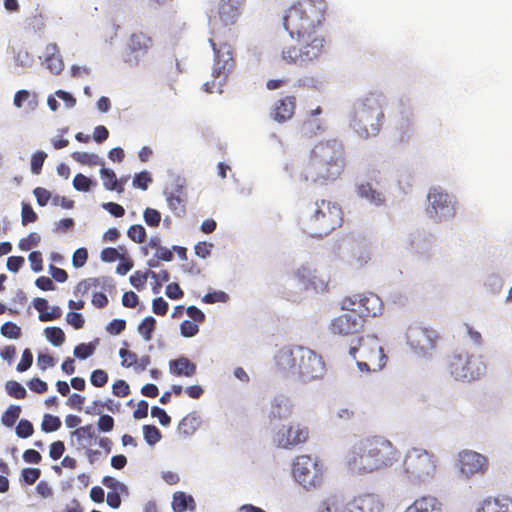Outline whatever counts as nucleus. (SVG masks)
I'll return each mask as SVG.
<instances>
[{
    "label": "nucleus",
    "mask_w": 512,
    "mask_h": 512,
    "mask_svg": "<svg viewBox=\"0 0 512 512\" xmlns=\"http://www.w3.org/2000/svg\"><path fill=\"white\" fill-rule=\"evenodd\" d=\"M346 166L345 149L338 140L318 142L295 175L303 183L327 186L340 178Z\"/></svg>",
    "instance_id": "f257e3e1"
},
{
    "label": "nucleus",
    "mask_w": 512,
    "mask_h": 512,
    "mask_svg": "<svg viewBox=\"0 0 512 512\" xmlns=\"http://www.w3.org/2000/svg\"><path fill=\"white\" fill-rule=\"evenodd\" d=\"M325 0H299L288 8L283 24L292 38L299 41L310 38L325 21Z\"/></svg>",
    "instance_id": "f03ea898"
},
{
    "label": "nucleus",
    "mask_w": 512,
    "mask_h": 512,
    "mask_svg": "<svg viewBox=\"0 0 512 512\" xmlns=\"http://www.w3.org/2000/svg\"><path fill=\"white\" fill-rule=\"evenodd\" d=\"M343 224L341 206L321 199L311 204L300 220L301 229L312 238H323Z\"/></svg>",
    "instance_id": "7ed1b4c3"
},
{
    "label": "nucleus",
    "mask_w": 512,
    "mask_h": 512,
    "mask_svg": "<svg viewBox=\"0 0 512 512\" xmlns=\"http://www.w3.org/2000/svg\"><path fill=\"white\" fill-rule=\"evenodd\" d=\"M384 97L381 93H369L353 106L351 127L363 139L379 134L385 121Z\"/></svg>",
    "instance_id": "20e7f679"
},
{
    "label": "nucleus",
    "mask_w": 512,
    "mask_h": 512,
    "mask_svg": "<svg viewBox=\"0 0 512 512\" xmlns=\"http://www.w3.org/2000/svg\"><path fill=\"white\" fill-rule=\"evenodd\" d=\"M276 361L281 370L298 375L306 381L320 378L325 369L322 357L302 346L281 349Z\"/></svg>",
    "instance_id": "39448f33"
},
{
    "label": "nucleus",
    "mask_w": 512,
    "mask_h": 512,
    "mask_svg": "<svg viewBox=\"0 0 512 512\" xmlns=\"http://www.w3.org/2000/svg\"><path fill=\"white\" fill-rule=\"evenodd\" d=\"M349 355L356 359L357 353L360 354V360H357V366L362 372H377L385 367L387 356L375 335H366L357 337L356 343L351 342Z\"/></svg>",
    "instance_id": "423d86ee"
},
{
    "label": "nucleus",
    "mask_w": 512,
    "mask_h": 512,
    "mask_svg": "<svg viewBox=\"0 0 512 512\" xmlns=\"http://www.w3.org/2000/svg\"><path fill=\"white\" fill-rule=\"evenodd\" d=\"M447 371L456 381L471 382L484 375L486 365L481 356L461 350L449 356Z\"/></svg>",
    "instance_id": "0eeeda50"
},
{
    "label": "nucleus",
    "mask_w": 512,
    "mask_h": 512,
    "mask_svg": "<svg viewBox=\"0 0 512 512\" xmlns=\"http://www.w3.org/2000/svg\"><path fill=\"white\" fill-rule=\"evenodd\" d=\"M209 42L215 54L212 70L214 81L212 83L206 82L204 84V89L205 91L212 93L214 91L216 81L219 86L226 81L229 73L235 67V60L231 45L227 42H222L221 34H216V36L211 35Z\"/></svg>",
    "instance_id": "6e6552de"
},
{
    "label": "nucleus",
    "mask_w": 512,
    "mask_h": 512,
    "mask_svg": "<svg viewBox=\"0 0 512 512\" xmlns=\"http://www.w3.org/2000/svg\"><path fill=\"white\" fill-rule=\"evenodd\" d=\"M436 469V456L421 448L410 449L403 460L404 473L413 482H421L433 477Z\"/></svg>",
    "instance_id": "1a4fd4ad"
},
{
    "label": "nucleus",
    "mask_w": 512,
    "mask_h": 512,
    "mask_svg": "<svg viewBox=\"0 0 512 512\" xmlns=\"http://www.w3.org/2000/svg\"><path fill=\"white\" fill-rule=\"evenodd\" d=\"M300 47L290 46L282 50L281 57L288 64L306 65L319 59L325 51V39L317 32L305 38Z\"/></svg>",
    "instance_id": "9d476101"
},
{
    "label": "nucleus",
    "mask_w": 512,
    "mask_h": 512,
    "mask_svg": "<svg viewBox=\"0 0 512 512\" xmlns=\"http://www.w3.org/2000/svg\"><path fill=\"white\" fill-rule=\"evenodd\" d=\"M292 472L295 480L305 489L317 488L323 483V464L309 455L297 456L293 462Z\"/></svg>",
    "instance_id": "9b49d317"
},
{
    "label": "nucleus",
    "mask_w": 512,
    "mask_h": 512,
    "mask_svg": "<svg viewBox=\"0 0 512 512\" xmlns=\"http://www.w3.org/2000/svg\"><path fill=\"white\" fill-rule=\"evenodd\" d=\"M246 0H220L217 12L209 17L211 35L222 34V29L238 21Z\"/></svg>",
    "instance_id": "f8f14e48"
},
{
    "label": "nucleus",
    "mask_w": 512,
    "mask_h": 512,
    "mask_svg": "<svg viewBox=\"0 0 512 512\" xmlns=\"http://www.w3.org/2000/svg\"><path fill=\"white\" fill-rule=\"evenodd\" d=\"M341 308L352 309L365 324L368 318H375L382 313L383 303L379 296L368 292L345 297L341 301Z\"/></svg>",
    "instance_id": "ddd939ff"
},
{
    "label": "nucleus",
    "mask_w": 512,
    "mask_h": 512,
    "mask_svg": "<svg viewBox=\"0 0 512 512\" xmlns=\"http://www.w3.org/2000/svg\"><path fill=\"white\" fill-rule=\"evenodd\" d=\"M364 440L378 470L388 468L398 461L400 453L387 438L372 436Z\"/></svg>",
    "instance_id": "4468645a"
},
{
    "label": "nucleus",
    "mask_w": 512,
    "mask_h": 512,
    "mask_svg": "<svg viewBox=\"0 0 512 512\" xmlns=\"http://www.w3.org/2000/svg\"><path fill=\"white\" fill-rule=\"evenodd\" d=\"M345 464L347 469L356 475H365L378 471L364 439L354 444L348 451L345 456Z\"/></svg>",
    "instance_id": "2eb2a0df"
},
{
    "label": "nucleus",
    "mask_w": 512,
    "mask_h": 512,
    "mask_svg": "<svg viewBox=\"0 0 512 512\" xmlns=\"http://www.w3.org/2000/svg\"><path fill=\"white\" fill-rule=\"evenodd\" d=\"M309 439V428L301 423L282 425L273 435L278 448L293 449L305 444Z\"/></svg>",
    "instance_id": "dca6fc26"
},
{
    "label": "nucleus",
    "mask_w": 512,
    "mask_h": 512,
    "mask_svg": "<svg viewBox=\"0 0 512 512\" xmlns=\"http://www.w3.org/2000/svg\"><path fill=\"white\" fill-rule=\"evenodd\" d=\"M426 212L434 221L441 222L455 215V207L451 197L440 188H433L428 193Z\"/></svg>",
    "instance_id": "f3484780"
},
{
    "label": "nucleus",
    "mask_w": 512,
    "mask_h": 512,
    "mask_svg": "<svg viewBox=\"0 0 512 512\" xmlns=\"http://www.w3.org/2000/svg\"><path fill=\"white\" fill-rule=\"evenodd\" d=\"M345 312L334 317L329 325V330L333 335L342 337L354 336L364 330V320L352 309L342 308Z\"/></svg>",
    "instance_id": "a211bd4d"
},
{
    "label": "nucleus",
    "mask_w": 512,
    "mask_h": 512,
    "mask_svg": "<svg viewBox=\"0 0 512 512\" xmlns=\"http://www.w3.org/2000/svg\"><path fill=\"white\" fill-rule=\"evenodd\" d=\"M406 337L410 347L420 354H427L432 351L439 339L436 330L421 326L409 327Z\"/></svg>",
    "instance_id": "6ab92c4d"
},
{
    "label": "nucleus",
    "mask_w": 512,
    "mask_h": 512,
    "mask_svg": "<svg viewBox=\"0 0 512 512\" xmlns=\"http://www.w3.org/2000/svg\"><path fill=\"white\" fill-rule=\"evenodd\" d=\"M458 468L462 475L472 477L482 475L488 469V459L475 451L463 450L458 454Z\"/></svg>",
    "instance_id": "aec40b11"
},
{
    "label": "nucleus",
    "mask_w": 512,
    "mask_h": 512,
    "mask_svg": "<svg viewBox=\"0 0 512 512\" xmlns=\"http://www.w3.org/2000/svg\"><path fill=\"white\" fill-rule=\"evenodd\" d=\"M169 209L176 217L186 213L187 192L182 185H175L170 191L164 192Z\"/></svg>",
    "instance_id": "412c9836"
},
{
    "label": "nucleus",
    "mask_w": 512,
    "mask_h": 512,
    "mask_svg": "<svg viewBox=\"0 0 512 512\" xmlns=\"http://www.w3.org/2000/svg\"><path fill=\"white\" fill-rule=\"evenodd\" d=\"M349 512H382L383 504L374 494H363L347 503Z\"/></svg>",
    "instance_id": "4be33fe9"
},
{
    "label": "nucleus",
    "mask_w": 512,
    "mask_h": 512,
    "mask_svg": "<svg viewBox=\"0 0 512 512\" xmlns=\"http://www.w3.org/2000/svg\"><path fill=\"white\" fill-rule=\"evenodd\" d=\"M296 109V97L286 96L275 103L272 117L275 121L282 123L291 119Z\"/></svg>",
    "instance_id": "5701e85b"
},
{
    "label": "nucleus",
    "mask_w": 512,
    "mask_h": 512,
    "mask_svg": "<svg viewBox=\"0 0 512 512\" xmlns=\"http://www.w3.org/2000/svg\"><path fill=\"white\" fill-rule=\"evenodd\" d=\"M152 46V37L141 31L132 33L127 41V47L131 53L145 54Z\"/></svg>",
    "instance_id": "b1692460"
},
{
    "label": "nucleus",
    "mask_w": 512,
    "mask_h": 512,
    "mask_svg": "<svg viewBox=\"0 0 512 512\" xmlns=\"http://www.w3.org/2000/svg\"><path fill=\"white\" fill-rule=\"evenodd\" d=\"M170 372L178 377H192L197 370L196 365L186 357L171 360L169 363Z\"/></svg>",
    "instance_id": "393cba45"
},
{
    "label": "nucleus",
    "mask_w": 512,
    "mask_h": 512,
    "mask_svg": "<svg viewBox=\"0 0 512 512\" xmlns=\"http://www.w3.org/2000/svg\"><path fill=\"white\" fill-rule=\"evenodd\" d=\"M478 512H512V499L494 498L484 500Z\"/></svg>",
    "instance_id": "a878e982"
},
{
    "label": "nucleus",
    "mask_w": 512,
    "mask_h": 512,
    "mask_svg": "<svg viewBox=\"0 0 512 512\" xmlns=\"http://www.w3.org/2000/svg\"><path fill=\"white\" fill-rule=\"evenodd\" d=\"M440 510L439 503L436 498L424 496L414 501L405 512H438Z\"/></svg>",
    "instance_id": "bb28decb"
},
{
    "label": "nucleus",
    "mask_w": 512,
    "mask_h": 512,
    "mask_svg": "<svg viewBox=\"0 0 512 512\" xmlns=\"http://www.w3.org/2000/svg\"><path fill=\"white\" fill-rule=\"evenodd\" d=\"M100 175L103 185L107 190L116 191L118 193H122L124 191V183L122 182V179H117L113 170L102 168L100 170Z\"/></svg>",
    "instance_id": "cd10ccee"
},
{
    "label": "nucleus",
    "mask_w": 512,
    "mask_h": 512,
    "mask_svg": "<svg viewBox=\"0 0 512 512\" xmlns=\"http://www.w3.org/2000/svg\"><path fill=\"white\" fill-rule=\"evenodd\" d=\"M196 505L192 496L178 491L173 494L172 509L174 512H184L187 509L195 510Z\"/></svg>",
    "instance_id": "c85d7f7f"
},
{
    "label": "nucleus",
    "mask_w": 512,
    "mask_h": 512,
    "mask_svg": "<svg viewBox=\"0 0 512 512\" xmlns=\"http://www.w3.org/2000/svg\"><path fill=\"white\" fill-rule=\"evenodd\" d=\"M357 192L360 197L367 199L376 206H380L385 202L383 194L373 189L369 183L359 185Z\"/></svg>",
    "instance_id": "c756f323"
},
{
    "label": "nucleus",
    "mask_w": 512,
    "mask_h": 512,
    "mask_svg": "<svg viewBox=\"0 0 512 512\" xmlns=\"http://www.w3.org/2000/svg\"><path fill=\"white\" fill-rule=\"evenodd\" d=\"M319 512H349V510L341 497L333 495L320 504Z\"/></svg>",
    "instance_id": "7c9ffc66"
},
{
    "label": "nucleus",
    "mask_w": 512,
    "mask_h": 512,
    "mask_svg": "<svg viewBox=\"0 0 512 512\" xmlns=\"http://www.w3.org/2000/svg\"><path fill=\"white\" fill-rule=\"evenodd\" d=\"M199 424V418L194 413H190L179 422L178 431L184 436H191L196 432Z\"/></svg>",
    "instance_id": "2f4dec72"
},
{
    "label": "nucleus",
    "mask_w": 512,
    "mask_h": 512,
    "mask_svg": "<svg viewBox=\"0 0 512 512\" xmlns=\"http://www.w3.org/2000/svg\"><path fill=\"white\" fill-rule=\"evenodd\" d=\"M301 130L306 136H314L324 130V123L320 119H305L301 124Z\"/></svg>",
    "instance_id": "473e14b6"
},
{
    "label": "nucleus",
    "mask_w": 512,
    "mask_h": 512,
    "mask_svg": "<svg viewBox=\"0 0 512 512\" xmlns=\"http://www.w3.org/2000/svg\"><path fill=\"white\" fill-rule=\"evenodd\" d=\"M156 328V320L152 316L145 317L138 326V332L145 341L152 339V334Z\"/></svg>",
    "instance_id": "72a5a7b5"
},
{
    "label": "nucleus",
    "mask_w": 512,
    "mask_h": 512,
    "mask_svg": "<svg viewBox=\"0 0 512 512\" xmlns=\"http://www.w3.org/2000/svg\"><path fill=\"white\" fill-rule=\"evenodd\" d=\"M47 340L54 346H60L65 341V333L59 327H47L44 330Z\"/></svg>",
    "instance_id": "f704fd0d"
},
{
    "label": "nucleus",
    "mask_w": 512,
    "mask_h": 512,
    "mask_svg": "<svg viewBox=\"0 0 512 512\" xmlns=\"http://www.w3.org/2000/svg\"><path fill=\"white\" fill-rule=\"evenodd\" d=\"M5 388L8 395L15 399H24L27 395L26 389L15 380L7 381Z\"/></svg>",
    "instance_id": "c9c22d12"
},
{
    "label": "nucleus",
    "mask_w": 512,
    "mask_h": 512,
    "mask_svg": "<svg viewBox=\"0 0 512 512\" xmlns=\"http://www.w3.org/2000/svg\"><path fill=\"white\" fill-rule=\"evenodd\" d=\"M61 424V420L58 416L45 414L41 423V429L46 433H50L60 429Z\"/></svg>",
    "instance_id": "e433bc0d"
},
{
    "label": "nucleus",
    "mask_w": 512,
    "mask_h": 512,
    "mask_svg": "<svg viewBox=\"0 0 512 512\" xmlns=\"http://www.w3.org/2000/svg\"><path fill=\"white\" fill-rule=\"evenodd\" d=\"M46 67L55 75H59L64 69V63L59 55L52 53L45 58Z\"/></svg>",
    "instance_id": "4c0bfd02"
},
{
    "label": "nucleus",
    "mask_w": 512,
    "mask_h": 512,
    "mask_svg": "<svg viewBox=\"0 0 512 512\" xmlns=\"http://www.w3.org/2000/svg\"><path fill=\"white\" fill-rule=\"evenodd\" d=\"M20 413L21 408L19 406H10L2 415L1 421L3 425L7 427H12L19 418Z\"/></svg>",
    "instance_id": "58836bf2"
},
{
    "label": "nucleus",
    "mask_w": 512,
    "mask_h": 512,
    "mask_svg": "<svg viewBox=\"0 0 512 512\" xmlns=\"http://www.w3.org/2000/svg\"><path fill=\"white\" fill-rule=\"evenodd\" d=\"M143 435L149 445H155L162 437L160 430L154 425H144Z\"/></svg>",
    "instance_id": "ea45409f"
},
{
    "label": "nucleus",
    "mask_w": 512,
    "mask_h": 512,
    "mask_svg": "<svg viewBox=\"0 0 512 512\" xmlns=\"http://www.w3.org/2000/svg\"><path fill=\"white\" fill-rule=\"evenodd\" d=\"M72 435L77 438L78 441L90 440L96 437V432L92 424H87L76 428Z\"/></svg>",
    "instance_id": "a19ab883"
},
{
    "label": "nucleus",
    "mask_w": 512,
    "mask_h": 512,
    "mask_svg": "<svg viewBox=\"0 0 512 512\" xmlns=\"http://www.w3.org/2000/svg\"><path fill=\"white\" fill-rule=\"evenodd\" d=\"M127 235L132 241L138 244L143 243L147 236L145 228L139 224L130 226Z\"/></svg>",
    "instance_id": "79ce46f5"
},
{
    "label": "nucleus",
    "mask_w": 512,
    "mask_h": 512,
    "mask_svg": "<svg viewBox=\"0 0 512 512\" xmlns=\"http://www.w3.org/2000/svg\"><path fill=\"white\" fill-rule=\"evenodd\" d=\"M150 276V270L142 272L140 270L135 271L130 276L131 285L137 290H142L145 287L148 277Z\"/></svg>",
    "instance_id": "37998d69"
},
{
    "label": "nucleus",
    "mask_w": 512,
    "mask_h": 512,
    "mask_svg": "<svg viewBox=\"0 0 512 512\" xmlns=\"http://www.w3.org/2000/svg\"><path fill=\"white\" fill-rule=\"evenodd\" d=\"M1 334L9 339H18L21 337V328L13 323V322H6L1 326Z\"/></svg>",
    "instance_id": "c03bdc74"
},
{
    "label": "nucleus",
    "mask_w": 512,
    "mask_h": 512,
    "mask_svg": "<svg viewBox=\"0 0 512 512\" xmlns=\"http://www.w3.org/2000/svg\"><path fill=\"white\" fill-rule=\"evenodd\" d=\"M47 154L44 151H37L31 156V172L35 175H39L42 171L43 164Z\"/></svg>",
    "instance_id": "a18cd8bd"
},
{
    "label": "nucleus",
    "mask_w": 512,
    "mask_h": 512,
    "mask_svg": "<svg viewBox=\"0 0 512 512\" xmlns=\"http://www.w3.org/2000/svg\"><path fill=\"white\" fill-rule=\"evenodd\" d=\"M119 356L122 359V362H121L122 366L127 367V368L134 367V369H136L138 356L135 352H132L125 348H121L119 350Z\"/></svg>",
    "instance_id": "49530a36"
},
{
    "label": "nucleus",
    "mask_w": 512,
    "mask_h": 512,
    "mask_svg": "<svg viewBox=\"0 0 512 512\" xmlns=\"http://www.w3.org/2000/svg\"><path fill=\"white\" fill-rule=\"evenodd\" d=\"M145 223L150 227H158L161 221V214L153 208H146L143 213Z\"/></svg>",
    "instance_id": "de8ad7c7"
},
{
    "label": "nucleus",
    "mask_w": 512,
    "mask_h": 512,
    "mask_svg": "<svg viewBox=\"0 0 512 512\" xmlns=\"http://www.w3.org/2000/svg\"><path fill=\"white\" fill-rule=\"evenodd\" d=\"M153 181L151 175L147 171L137 173L133 178V186L141 190H147L149 184Z\"/></svg>",
    "instance_id": "09e8293b"
},
{
    "label": "nucleus",
    "mask_w": 512,
    "mask_h": 512,
    "mask_svg": "<svg viewBox=\"0 0 512 512\" xmlns=\"http://www.w3.org/2000/svg\"><path fill=\"white\" fill-rule=\"evenodd\" d=\"M92 181L87 176L78 173L73 179V187L77 191L87 192L91 189Z\"/></svg>",
    "instance_id": "8fccbe9b"
},
{
    "label": "nucleus",
    "mask_w": 512,
    "mask_h": 512,
    "mask_svg": "<svg viewBox=\"0 0 512 512\" xmlns=\"http://www.w3.org/2000/svg\"><path fill=\"white\" fill-rule=\"evenodd\" d=\"M102 484L106 488L111 489L113 491H119L121 493H127L128 492L127 486L124 483L119 482L118 480H116L112 476H104L102 478Z\"/></svg>",
    "instance_id": "3c124183"
},
{
    "label": "nucleus",
    "mask_w": 512,
    "mask_h": 512,
    "mask_svg": "<svg viewBox=\"0 0 512 512\" xmlns=\"http://www.w3.org/2000/svg\"><path fill=\"white\" fill-rule=\"evenodd\" d=\"M21 217V221L24 226L30 223H34L38 219L36 212L28 203H22Z\"/></svg>",
    "instance_id": "603ef678"
},
{
    "label": "nucleus",
    "mask_w": 512,
    "mask_h": 512,
    "mask_svg": "<svg viewBox=\"0 0 512 512\" xmlns=\"http://www.w3.org/2000/svg\"><path fill=\"white\" fill-rule=\"evenodd\" d=\"M34 433L32 423L26 419H21L16 427V434L20 438H28Z\"/></svg>",
    "instance_id": "864d4df0"
},
{
    "label": "nucleus",
    "mask_w": 512,
    "mask_h": 512,
    "mask_svg": "<svg viewBox=\"0 0 512 512\" xmlns=\"http://www.w3.org/2000/svg\"><path fill=\"white\" fill-rule=\"evenodd\" d=\"M72 158L83 165H95L97 164L98 156L95 154H89L87 152H74Z\"/></svg>",
    "instance_id": "5fc2aeb1"
},
{
    "label": "nucleus",
    "mask_w": 512,
    "mask_h": 512,
    "mask_svg": "<svg viewBox=\"0 0 512 512\" xmlns=\"http://www.w3.org/2000/svg\"><path fill=\"white\" fill-rule=\"evenodd\" d=\"M90 382L95 387H103L108 382V374L102 369L94 370L90 376Z\"/></svg>",
    "instance_id": "6e6d98bb"
},
{
    "label": "nucleus",
    "mask_w": 512,
    "mask_h": 512,
    "mask_svg": "<svg viewBox=\"0 0 512 512\" xmlns=\"http://www.w3.org/2000/svg\"><path fill=\"white\" fill-rule=\"evenodd\" d=\"M95 351V346L91 343H81L74 348V355L79 359H86L90 357Z\"/></svg>",
    "instance_id": "4d7b16f0"
},
{
    "label": "nucleus",
    "mask_w": 512,
    "mask_h": 512,
    "mask_svg": "<svg viewBox=\"0 0 512 512\" xmlns=\"http://www.w3.org/2000/svg\"><path fill=\"white\" fill-rule=\"evenodd\" d=\"M41 471L39 468H24L21 472L23 481L28 485H33L40 477Z\"/></svg>",
    "instance_id": "13d9d810"
},
{
    "label": "nucleus",
    "mask_w": 512,
    "mask_h": 512,
    "mask_svg": "<svg viewBox=\"0 0 512 512\" xmlns=\"http://www.w3.org/2000/svg\"><path fill=\"white\" fill-rule=\"evenodd\" d=\"M40 242V236L37 233H30L26 238H23L19 242V248L23 251H28L31 248L38 245Z\"/></svg>",
    "instance_id": "bf43d9fd"
},
{
    "label": "nucleus",
    "mask_w": 512,
    "mask_h": 512,
    "mask_svg": "<svg viewBox=\"0 0 512 512\" xmlns=\"http://www.w3.org/2000/svg\"><path fill=\"white\" fill-rule=\"evenodd\" d=\"M180 332L184 337H193L199 332L197 323L185 320L180 324Z\"/></svg>",
    "instance_id": "052dcab7"
},
{
    "label": "nucleus",
    "mask_w": 512,
    "mask_h": 512,
    "mask_svg": "<svg viewBox=\"0 0 512 512\" xmlns=\"http://www.w3.org/2000/svg\"><path fill=\"white\" fill-rule=\"evenodd\" d=\"M88 259L86 248H79L73 253L72 264L75 268L83 267Z\"/></svg>",
    "instance_id": "680f3d73"
},
{
    "label": "nucleus",
    "mask_w": 512,
    "mask_h": 512,
    "mask_svg": "<svg viewBox=\"0 0 512 512\" xmlns=\"http://www.w3.org/2000/svg\"><path fill=\"white\" fill-rule=\"evenodd\" d=\"M112 392L117 397H126L130 394V387L124 380H117L112 386Z\"/></svg>",
    "instance_id": "e2e57ef3"
},
{
    "label": "nucleus",
    "mask_w": 512,
    "mask_h": 512,
    "mask_svg": "<svg viewBox=\"0 0 512 512\" xmlns=\"http://www.w3.org/2000/svg\"><path fill=\"white\" fill-rule=\"evenodd\" d=\"M98 429L101 432H110L114 428V419L108 414L101 415L97 422Z\"/></svg>",
    "instance_id": "0e129e2a"
},
{
    "label": "nucleus",
    "mask_w": 512,
    "mask_h": 512,
    "mask_svg": "<svg viewBox=\"0 0 512 512\" xmlns=\"http://www.w3.org/2000/svg\"><path fill=\"white\" fill-rule=\"evenodd\" d=\"M28 260L30 262L31 269L34 272H40L43 270V258L41 252L32 251L28 256Z\"/></svg>",
    "instance_id": "69168bd1"
},
{
    "label": "nucleus",
    "mask_w": 512,
    "mask_h": 512,
    "mask_svg": "<svg viewBox=\"0 0 512 512\" xmlns=\"http://www.w3.org/2000/svg\"><path fill=\"white\" fill-rule=\"evenodd\" d=\"M228 300V295L223 291H214L211 293H207L202 298V301L208 304L216 303V302H226Z\"/></svg>",
    "instance_id": "338daca9"
},
{
    "label": "nucleus",
    "mask_w": 512,
    "mask_h": 512,
    "mask_svg": "<svg viewBox=\"0 0 512 512\" xmlns=\"http://www.w3.org/2000/svg\"><path fill=\"white\" fill-rule=\"evenodd\" d=\"M33 194L36 197L39 206H46L51 199V193L43 187H36Z\"/></svg>",
    "instance_id": "774afa93"
}]
</instances>
